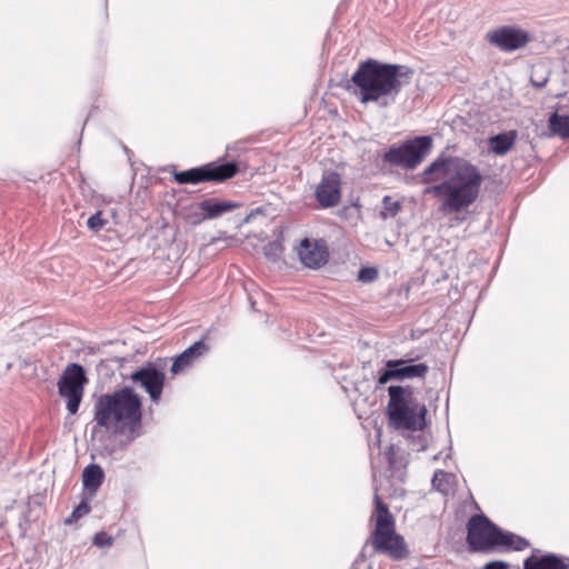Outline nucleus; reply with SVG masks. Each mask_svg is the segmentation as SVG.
<instances>
[{"mask_svg":"<svg viewBox=\"0 0 569 569\" xmlns=\"http://www.w3.org/2000/svg\"><path fill=\"white\" fill-rule=\"evenodd\" d=\"M422 182L430 183L442 178L440 183L426 189L440 200V211L456 213L466 210L479 197L483 177L479 168L469 160L441 153L422 172Z\"/></svg>","mask_w":569,"mask_h":569,"instance_id":"nucleus-1","label":"nucleus"},{"mask_svg":"<svg viewBox=\"0 0 569 569\" xmlns=\"http://www.w3.org/2000/svg\"><path fill=\"white\" fill-rule=\"evenodd\" d=\"M412 76L413 70L406 64L367 59L358 64L346 89L361 103L378 102L379 106L387 107L396 101Z\"/></svg>","mask_w":569,"mask_h":569,"instance_id":"nucleus-2","label":"nucleus"},{"mask_svg":"<svg viewBox=\"0 0 569 569\" xmlns=\"http://www.w3.org/2000/svg\"><path fill=\"white\" fill-rule=\"evenodd\" d=\"M142 400L130 387L100 396L94 403L97 427L113 435L138 436L142 417Z\"/></svg>","mask_w":569,"mask_h":569,"instance_id":"nucleus-3","label":"nucleus"},{"mask_svg":"<svg viewBox=\"0 0 569 569\" xmlns=\"http://www.w3.org/2000/svg\"><path fill=\"white\" fill-rule=\"evenodd\" d=\"M387 416L396 430L421 431L426 427L427 408L412 398L409 387L390 386Z\"/></svg>","mask_w":569,"mask_h":569,"instance_id":"nucleus-4","label":"nucleus"},{"mask_svg":"<svg viewBox=\"0 0 569 569\" xmlns=\"http://www.w3.org/2000/svg\"><path fill=\"white\" fill-rule=\"evenodd\" d=\"M376 528L372 546L377 552L386 553L395 560L408 557L409 550L402 536L396 532L395 519L379 495H375Z\"/></svg>","mask_w":569,"mask_h":569,"instance_id":"nucleus-5","label":"nucleus"},{"mask_svg":"<svg viewBox=\"0 0 569 569\" xmlns=\"http://www.w3.org/2000/svg\"><path fill=\"white\" fill-rule=\"evenodd\" d=\"M511 539L510 535L495 525L485 515H473L467 523V543L472 552H488L507 545Z\"/></svg>","mask_w":569,"mask_h":569,"instance_id":"nucleus-6","label":"nucleus"},{"mask_svg":"<svg viewBox=\"0 0 569 569\" xmlns=\"http://www.w3.org/2000/svg\"><path fill=\"white\" fill-rule=\"evenodd\" d=\"M432 148L430 136H418L400 144H392L383 153L382 161L408 170L416 169L429 154Z\"/></svg>","mask_w":569,"mask_h":569,"instance_id":"nucleus-7","label":"nucleus"},{"mask_svg":"<svg viewBox=\"0 0 569 569\" xmlns=\"http://www.w3.org/2000/svg\"><path fill=\"white\" fill-rule=\"evenodd\" d=\"M239 171L236 161H213L173 173V179L180 184H198L201 182H223L233 178Z\"/></svg>","mask_w":569,"mask_h":569,"instance_id":"nucleus-8","label":"nucleus"},{"mask_svg":"<svg viewBox=\"0 0 569 569\" xmlns=\"http://www.w3.org/2000/svg\"><path fill=\"white\" fill-rule=\"evenodd\" d=\"M87 377L83 368L78 363L66 367L58 381L59 395L67 400L69 413L76 415L81 403Z\"/></svg>","mask_w":569,"mask_h":569,"instance_id":"nucleus-9","label":"nucleus"},{"mask_svg":"<svg viewBox=\"0 0 569 569\" xmlns=\"http://www.w3.org/2000/svg\"><path fill=\"white\" fill-rule=\"evenodd\" d=\"M428 372L427 363H413V359L387 360L385 367L378 372V385L383 386L391 380L425 379Z\"/></svg>","mask_w":569,"mask_h":569,"instance_id":"nucleus-10","label":"nucleus"},{"mask_svg":"<svg viewBox=\"0 0 569 569\" xmlns=\"http://www.w3.org/2000/svg\"><path fill=\"white\" fill-rule=\"evenodd\" d=\"M315 196L321 208L336 207L341 200L340 174L335 170L323 172Z\"/></svg>","mask_w":569,"mask_h":569,"instance_id":"nucleus-11","label":"nucleus"},{"mask_svg":"<svg viewBox=\"0 0 569 569\" xmlns=\"http://www.w3.org/2000/svg\"><path fill=\"white\" fill-rule=\"evenodd\" d=\"M487 38L491 44L506 52L518 50L529 41V36L526 31L509 26L489 32Z\"/></svg>","mask_w":569,"mask_h":569,"instance_id":"nucleus-12","label":"nucleus"},{"mask_svg":"<svg viewBox=\"0 0 569 569\" xmlns=\"http://www.w3.org/2000/svg\"><path fill=\"white\" fill-rule=\"evenodd\" d=\"M241 204L236 201L222 200L219 198H208L199 202L200 212H194L189 218L193 224H198L203 220H212L221 217L226 212L239 208Z\"/></svg>","mask_w":569,"mask_h":569,"instance_id":"nucleus-13","label":"nucleus"},{"mask_svg":"<svg viewBox=\"0 0 569 569\" xmlns=\"http://www.w3.org/2000/svg\"><path fill=\"white\" fill-rule=\"evenodd\" d=\"M298 256L303 266L310 269H318L327 262L328 250L322 242L305 238L300 242Z\"/></svg>","mask_w":569,"mask_h":569,"instance_id":"nucleus-14","label":"nucleus"},{"mask_svg":"<svg viewBox=\"0 0 569 569\" xmlns=\"http://www.w3.org/2000/svg\"><path fill=\"white\" fill-rule=\"evenodd\" d=\"M209 352V346L201 339L178 355L171 366V372L177 375L194 365L200 358Z\"/></svg>","mask_w":569,"mask_h":569,"instance_id":"nucleus-15","label":"nucleus"},{"mask_svg":"<svg viewBox=\"0 0 569 569\" xmlns=\"http://www.w3.org/2000/svg\"><path fill=\"white\" fill-rule=\"evenodd\" d=\"M523 569H569V559L556 553L531 555L523 561Z\"/></svg>","mask_w":569,"mask_h":569,"instance_id":"nucleus-16","label":"nucleus"},{"mask_svg":"<svg viewBox=\"0 0 569 569\" xmlns=\"http://www.w3.org/2000/svg\"><path fill=\"white\" fill-rule=\"evenodd\" d=\"M164 375L151 362L144 363V391L149 393L152 401L157 402L162 393Z\"/></svg>","mask_w":569,"mask_h":569,"instance_id":"nucleus-17","label":"nucleus"},{"mask_svg":"<svg viewBox=\"0 0 569 569\" xmlns=\"http://www.w3.org/2000/svg\"><path fill=\"white\" fill-rule=\"evenodd\" d=\"M104 479V472L99 465L91 463L82 471V483L84 489L96 493Z\"/></svg>","mask_w":569,"mask_h":569,"instance_id":"nucleus-18","label":"nucleus"},{"mask_svg":"<svg viewBox=\"0 0 569 569\" xmlns=\"http://www.w3.org/2000/svg\"><path fill=\"white\" fill-rule=\"evenodd\" d=\"M516 138V131L496 134L489 139L490 150L496 154L503 156L513 147Z\"/></svg>","mask_w":569,"mask_h":569,"instance_id":"nucleus-19","label":"nucleus"},{"mask_svg":"<svg viewBox=\"0 0 569 569\" xmlns=\"http://www.w3.org/2000/svg\"><path fill=\"white\" fill-rule=\"evenodd\" d=\"M550 136L569 139V116L552 112L548 119Z\"/></svg>","mask_w":569,"mask_h":569,"instance_id":"nucleus-20","label":"nucleus"},{"mask_svg":"<svg viewBox=\"0 0 569 569\" xmlns=\"http://www.w3.org/2000/svg\"><path fill=\"white\" fill-rule=\"evenodd\" d=\"M505 533L510 535L511 539L508 540L507 545H500V548H502L505 550L521 551V550L526 549L529 546L528 540H526L525 538H522L520 536H517V535H515L512 532H509V531H505Z\"/></svg>","mask_w":569,"mask_h":569,"instance_id":"nucleus-21","label":"nucleus"},{"mask_svg":"<svg viewBox=\"0 0 569 569\" xmlns=\"http://www.w3.org/2000/svg\"><path fill=\"white\" fill-rule=\"evenodd\" d=\"M400 210V203L398 201H393L391 197L385 196L382 199V211L381 216L383 218L395 217Z\"/></svg>","mask_w":569,"mask_h":569,"instance_id":"nucleus-22","label":"nucleus"},{"mask_svg":"<svg viewBox=\"0 0 569 569\" xmlns=\"http://www.w3.org/2000/svg\"><path fill=\"white\" fill-rule=\"evenodd\" d=\"M282 251L283 247L278 241L269 242L264 246L263 249L264 256L272 261L279 260L281 258Z\"/></svg>","mask_w":569,"mask_h":569,"instance_id":"nucleus-23","label":"nucleus"},{"mask_svg":"<svg viewBox=\"0 0 569 569\" xmlns=\"http://www.w3.org/2000/svg\"><path fill=\"white\" fill-rule=\"evenodd\" d=\"M378 278V270L373 267H362L358 272V280L372 282Z\"/></svg>","mask_w":569,"mask_h":569,"instance_id":"nucleus-24","label":"nucleus"},{"mask_svg":"<svg viewBox=\"0 0 569 569\" xmlns=\"http://www.w3.org/2000/svg\"><path fill=\"white\" fill-rule=\"evenodd\" d=\"M90 511L89 506L86 502H81L72 512V515L66 519V523H72L77 521L82 516L87 515Z\"/></svg>","mask_w":569,"mask_h":569,"instance_id":"nucleus-25","label":"nucleus"},{"mask_svg":"<svg viewBox=\"0 0 569 569\" xmlns=\"http://www.w3.org/2000/svg\"><path fill=\"white\" fill-rule=\"evenodd\" d=\"M104 220L101 218V212L98 211L93 216H91L88 221L87 226L92 231H99L104 226Z\"/></svg>","mask_w":569,"mask_h":569,"instance_id":"nucleus-26","label":"nucleus"},{"mask_svg":"<svg viewBox=\"0 0 569 569\" xmlns=\"http://www.w3.org/2000/svg\"><path fill=\"white\" fill-rule=\"evenodd\" d=\"M449 477V475L443 471V470H437L435 473H433V477H432V486L439 490V491H445V488L442 486L443 481Z\"/></svg>","mask_w":569,"mask_h":569,"instance_id":"nucleus-27","label":"nucleus"},{"mask_svg":"<svg viewBox=\"0 0 569 569\" xmlns=\"http://www.w3.org/2000/svg\"><path fill=\"white\" fill-rule=\"evenodd\" d=\"M93 543L98 547H108L111 546L112 538L104 532H100L94 536Z\"/></svg>","mask_w":569,"mask_h":569,"instance_id":"nucleus-28","label":"nucleus"},{"mask_svg":"<svg viewBox=\"0 0 569 569\" xmlns=\"http://www.w3.org/2000/svg\"><path fill=\"white\" fill-rule=\"evenodd\" d=\"M510 565L503 560H492L487 562L482 569H509Z\"/></svg>","mask_w":569,"mask_h":569,"instance_id":"nucleus-29","label":"nucleus"},{"mask_svg":"<svg viewBox=\"0 0 569 569\" xmlns=\"http://www.w3.org/2000/svg\"><path fill=\"white\" fill-rule=\"evenodd\" d=\"M258 213H262V209L261 208H257L254 210H251V212L249 214H247V217L244 218V221L249 222Z\"/></svg>","mask_w":569,"mask_h":569,"instance_id":"nucleus-30","label":"nucleus"},{"mask_svg":"<svg viewBox=\"0 0 569 569\" xmlns=\"http://www.w3.org/2000/svg\"><path fill=\"white\" fill-rule=\"evenodd\" d=\"M386 456H387V459H388V462L390 465H393L395 463V459H393V447L390 446L386 452Z\"/></svg>","mask_w":569,"mask_h":569,"instance_id":"nucleus-31","label":"nucleus"},{"mask_svg":"<svg viewBox=\"0 0 569 569\" xmlns=\"http://www.w3.org/2000/svg\"><path fill=\"white\" fill-rule=\"evenodd\" d=\"M131 378L134 380V381H142V368L136 370Z\"/></svg>","mask_w":569,"mask_h":569,"instance_id":"nucleus-32","label":"nucleus"},{"mask_svg":"<svg viewBox=\"0 0 569 569\" xmlns=\"http://www.w3.org/2000/svg\"><path fill=\"white\" fill-rule=\"evenodd\" d=\"M531 82H532V84H533L536 88H542V87L546 84L547 79H543L542 81H540V80H537V81L531 80Z\"/></svg>","mask_w":569,"mask_h":569,"instance_id":"nucleus-33","label":"nucleus"},{"mask_svg":"<svg viewBox=\"0 0 569 569\" xmlns=\"http://www.w3.org/2000/svg\"><path fill=\"white\" fill-rule=\"evenodd\" d=\"M531 82H532V84H533L536 88H542V87L546 84L547 79H543L542 81H540V80H537V81L531 80Z\"/></svg>","mask_w":569,"mask_h":569,"instance_id":"nucleus-34","label":"nucleus"}]
</instances>
